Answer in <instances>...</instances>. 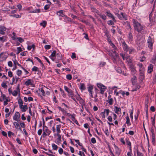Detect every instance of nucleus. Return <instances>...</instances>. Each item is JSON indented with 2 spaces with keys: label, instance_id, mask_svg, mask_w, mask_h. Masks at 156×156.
I'll return each instance as SVG.
<instances>
[{
  "label": "nucleus",
  "instance_id": "1",
  "mask_svg": "<svg viewBox=\"0 0 156 156\" xmlns=\"http://www.w3.org/2000/svg\"><path fill=\"white\" fill-rule=\"evenodd\" d=\"M133 23L135 30L137 31L140 32L143 29V26L141 25L137 20H133Z\"/></svg>",
  "mask_w": 156,
  "mask_h": 156
},
{
  "label": "nucleus",
  "instance_id": "2",
  "mask_svg": "<svg viewBox=\"0 0 156 156\" xmlns=\"http://www.w3.org/2000/svg\"><path fill=\"white\" fill-rule=\"evenodd\" d=\"M97 85L98 87L100 89V93L102 94H103L107 89L106 87L101 83H98Z\"/></svg>",
  "mask_w": 156,
  "mask_h": 156
},
{
  "label": "nucleus",
  "instance_id": "3",
  "mask_svg": "<svg viewBox=\"0 0 156 156\" xmlns=\"http://www.w3.org/2000/svg\"><path fill=\"white\" fill-rule=\"evenodd\" d=\"M120 55L122 56V58L124 60L125 59L126 61L128 62V64L129 66H130L131 65H133L132 64V60L129 56H128L125 57L122 53H120Z\"/></svg>",
  "mask_w": 156,
  "mask_h": 156
},
{
  "label": "nucleus",
  "instance_id": "4",
  "mask_svg": "<svg viewBox=\"0 0 156 156\" xmlns=\"http://www.w3.org/2000/svg\"><path fill=\"white\" fill-rule=\"evenodd\" d=\"M109 112V109H105L104 111L101 112L100 115L102 119H104L105 118L106 116H107Z\"/></svg>",
  "mask_w": 156,
  "mask_h": 156
},
{
  "label": "nucleus",
  "instance_id": "5",
  "mask_svg": "<svg viewBox=\"0 0 156 156\" xmlns=\"http://www.w3.org/2000/svg\"><path fill=\"white\" fill-rule=\"evenodd\" d=\"M112 57L113 59L114 63H116V61L119 56L118 54L116 53L115 51H112Z\"/></svg>",
  "mask_w": 156,
  "mask_h": 156
},
{
  "label": "nucleus",
  "instance_id": "6",
  "mask_svg": "<svg viewBox=\"0 0 156 156\" xmlns=\"http://www.w3.org/2000/svg\"><path fill=\"white\" fill-rule=\"evenodd\" d=\"M55 136H57L58 137L55 140V143L58 145H59L61 143V136L59 134L55 133L54 134Z\"/></svg>",
  "mask_w": 156,
  "mask_h": 156
},
{
  "label": "nucleus",
  "instance_id": "7",
  "mask_svg": "<svg viewBox=\"0 0 156 156\" xmlns=\"http://www.w3.org/2000/svg\"><path fill=\"white\" fill-rule=\"evenodd\" d=\"M154 42V40L152 38L151 39V37L149 36L148 39V47L151 50L152 48L153 43Z\"/></svg>",
  "mask_w": 156,
  "mask_h": 156
},
{
  "label": "nucleus",
  "instance_id": "8",
  "mask_svg": "<svg viewBox=\"0 0 156 156\" xmlns=\"http://www.w3.org/2000/svg\"><path fill=\"white\" fill-rule=\"evenodd\" d=\"M20 115L19 113L18 112H16L13 116V119L14 120L19 122L20 121Z\"/></svg>",
  "mask_w": 156,
  "mask_h": 156
},
{
  "label": "nucleus",
  "instance_id": "9",
  "mask_svg": "<svg viewBox=\"0 0 156 156\" xmlns=\"http://www.w3.org/2000/svg\"><path fill=\"white\" fill-rule=\"evenodd\" d=\"M19 107L23 112H26L28 109L27 106L26 105H23V104H20Z\"/></svg>",
  "mask_w": 156,
  "mask_h": 156
},
{
  "label": "nucleus",
  "instance_id": "10",
  "mask_svg": "<svg viewBox=\"0 0 156 156\" xmlns=\"http://www.w3.org/2000/svg\"><path fill=\"white\" fill-rule=\"evenodd\" d=\"M105 14L111 18L114 21L116 22V20L115 19V17L110 12V11H106L105 12Z\"/></svg>",
  "mask_w": 156,
  "mask_h": 156
},
{
  "label": "nucleus",
  "instance_id": "11",
  "mask_svg": "<svg viewBox=\"0 0 156 156\" xmlns=\"http://www.w3.org/2000/svg\"><path fill=\"white\" fill-rule=\"evenodd\" d=\"M64 88L65 90L67 92L68 95L69 96L73 95V93L72 90L69 89L66 86H64Z\"/></svg>",
  "mask_w": 156,
  "mask_h": 156
},
{
  "label": "nucleus",
  "instance_id": "12",
  "mask_svg": "<svg viewBox=\"0 0 156 156\" xmlns=\"http://www.w3.org/2000/svg\"><path fill=\"white\" fill-rule=\"evenodd\" d=\"M129 66L131 72L132 74L133 75H135L136 72V70L135 68L134 67V66L133 65H130V66Z\"/></svg>",
  "mask_w": 156,
  "mask_h": 156
},
{
  "label": "nucleus",
  "instance_id": "13",
  "mask_svg": "<svg viewBox=\"0 0 156 156\" xmlns=\"http://www.w3.org/2000/svg\"><path fill=\"white\" fill-rule=\"evenodd\" d=\"M87 89L88 91L89 92L90 94V97L92 98H93V92L92 90L93 89V86L92 85L88 87Z\"/></svg>",
  "mask_w": 156,
  "mask_h": 156
},
{
  "label": "nucleus",
  "instance_id": "14",
  "mask_svg": "<svg viewBox=\"0 0 156 156\" xmlns=\"http://www.w3.org/2000/svg\"><path fill=\"white\" fill-rule=\"evenodd\" d=\"M20 89L19 87H17L16 88V90H14L12 93V95L14 96L17 95L18 93H20Z\"/></svg>",
  "mask_w": 156,
  "mask_h": 156
},
{
  "label": "nucleus",
  "instance_id": "15",
  "mask_svg": "<svg viewBox=\"0 0 156 156\" xmlns=\"http://www.w3.org/2000/svg\"><path fill=\"white\" fill-rule=\"evenodd\" d=\"M122 47L124 51H126L129 47L126 44L125 41H123L122 43Z\"/></svg>",
  "mask_w": 156,
  "mask_h": 156
},
{
  "label": "nucleus",
  "instance_id": "16",
  "mask_svg": "<svg viewBox=\"0 0 156 156\" xmlns=\"http://www.w3.org/2000/svg\"><path fill=\"white\" fill-rule=\"evenodd\" d=\"M114 147L115 151V153L118 155L119 156L121 153V150L119 149L118 147L116 146L114 144Z\"/></svg>",
  "mask_w": 156,
  "mask_h": 156
},
{
  "label": "nucleus",
  "instance_id": "17",
  "mask_svg": "<svg viewBox=\"0 0 156 156\" xmlns=\"http://www.w3.org/2000/svg\"><path fill=\"white\" fill-rule=\"evenodd\" d=\"M108 99L107 100V101L108 103L109 104L112 105L113 104V100L112 98H111V96L110 95L108 96Z\"/></svg>",
  "mask_w": 156,
  "mask_h": 156
},
{
  "label": "nucleus",
  "instance_id": "18",
  "mask_svg": "<svg viewBox=\"0 0 156 156\" xmlns=\"http://www.w3.org/2000/svg\"><path fill=\"white\" fill-rule=\"evenodd\" d=\"M6 31V28L3 26H0V34H4Z\"/></svg>",
  "mask_w": 156,
  "mask_h": 156
},
{
  "label": "nucleus",
  "instance_id": "19",
  "mask_svg": "<svg viewBox=\"0 0 156 156\" xmlns=\"http://www.w3.org/2000/svg\"><path fill=\"white\" fill-rule=\"evenodd\" d=\"M153 66L151 64H150L148 67V69L147 72L149 73H151L152 71H153Z\"/></svg>",
  "mask_w": 156,
  "mask_h": 156
},
{
  "label": "nucleus",
  "instance_id": "20",
  "mask_svg": "<svg viewBox=\"0 0 156 156\" xmlns=\"http://www.w3.org/2000/svg\"><path fill=\"white\" fill-rule=\"evenodd\" d=\"M114 111L115 113L119 114L121 113V109L120 108H118L116 106H115Z\"/></svg>",
  "mask_w": 156,
  "mask_h": 156
},
{
  "label": "nucleus",
  "instance_id": "21",
  "mask_svg": "<svg viewBox=\"0 0 156 156\" xmlns=\"http://www.w3.org/2000/svg\"><path fill=\"white\" fill-rule=\"evenodd\" d=\"M32 10H30V12L31 13H39L40 12V9H37L35 8V9H32Z\"/></svg>",
  "mask_w": 156,
  "mask_h": 156
},
{
  "label": "nucleus",
  "instance_id": "22",
  "mask_svg": "<svg viewBox=\"0 0 156 156\" xmlns=\"http://www.w3.org/2000/svg\"><path fill=\"white\" fill-rule=\"evenodd\" d=\"M33 81L31 79H28L25 82V84L26 86H28L33 84Z\"/></svg>",
  "mask_w": 156,
  "mask_h": 156
},
{
  "label": "nucleus",
  "instance_id": "23",
  "mask_svg": "<svg viewBox=\"0 0 156 156\" xmlns=\"http://www.w3.org/2000/svg\"><path fill=\"white\" fill-rule=\"evenodd\" d=\"M131 80L132 83L133 84H134L137 81V79L136 76L134 75L133 77L132 78Z\"/></svg>",
  "mask_w": 156,
  "mask_h": 156
},
{
  "label": "nucleus",
  "instance_id": "24",
  "mask_svg": "<svg viewBox=\"0 0 156 156\" xmlns=\"http://www.w3.org/2000/svg\"><path fill=\"white\" fill-rule=\"evenodd\" d=\"M63 11L62 10H60L57 12V14L58 16H61L62 17H64L65 15L63 13Z\"/></svg>",
  "mask_w": 156,
  "mask_h": 156
},
{
  "label": "nucleus",
  "instance_id": "25",
  "mask_svg": "<svg viewBox=\"0 0 156 156\" xmlns=\"http://www.w3.org/2000/svg\"><path fill=\"white\" fill-rule=\"evenodd\" d=\"M13 124L15 126V128L16 129H21V128L20 127V125L18 122H14L13 123Z\"/></svg>",
  "mask_w": 156,
  "mask_h": 156
},
{
  "label": "nucleus",
  "instance_id": "26",
  "mask_svg": "<svg viewBox=\"0 0 156 156\" xmlns=\"http://www.w3.org/2000/svg\"><path fill=\"white\" fill-rule=\"evenodd\" d=\"M43 131L48 134V136H49L51 132V131L49 130L47 126H45V129L43 130Z\"/></svg>",
  "mask_w": 156,
  "mask_h": 156
},
{
  "label": "nucleus",
  "instance_id": "27",
  "mask_svg": "<svg viewBox=\"0 0 156 156\" xmlns=\"http://www.w3.org/2000/svg\"><path fill=\"white\" fill-rule=\"evenodd\" d=\"M144 72H142V71H140V75L139 78L141 80H143L144 78Z\"/></svg>",
  "mask_w": 156,
  "mask_h": 156
},
{
  "label": "nucleus",
  "instance_id": "28",
  "mask_svg": "<svg viewBox=\"0 0 156 156\" xmlns=\"http://www.w3.org/2000/svg\"><path fill=\"white\" fill-rule=\"evenodd\" d=\"M61 128V125H57L56 126V132L57 133L56 134H59L61 132V131L60 130V128Z\"/></svg>",
  "mask_w": 156,
  "mask_h": 156
},
{
  "label": "nucleus",
  "instance_id": "29",
  "mask_svg": "<svg viewBox=\"0 0 156 156\" xmlns=\"http://www.w3.org/2000/svg\"><path fill=\"white\" fill-rule=\"evenodd\" d=\"M137 65L139 66L140 71H142V72H144V67H143L142 64L139 63L137 64Z\"/></svg>",
  "mask_w": 156,
  "mask_h": 156
},
{
  "label": "nucleus",
  "instance_id": "30",
  "mask_svg": "<svg viewBox=\"0 0 156 156\" xmlns=\"http://www.w3.org/2000/svg\"><path fill=\"white\" fill-rule=\"evenodd\" d=\"M150 21L151 23L149 24V26H151L153 24H154V22L153 21V19L151 18V14L150 15Z\"/></svg>",
  "mask_w": 156,
  "mask_h": 156
},
{
  "label": "nucleus",
  "instance_id": "31",
  "mask_svg": "<svg viewBox=\"0 0 156 156\" xmlns=\"http://www.w3.org/2000/svg\"><path fill=\"white\" fill-rule=\"evenodd\" d=\"M1 97L2 98V99L0 98V101H2L3 100H5L6 99L5 95V94H3L2 93V92H1Z\"/></svg>",
  "mask_w": 156,
  "mask_h": 156
},
{
  "label": "nucleus",
  "instance_id": "32",
  "mask_svg": "<svg viewBox=\"0 0 156 156\" xmlns=\"http://www.w3.org/2000/svg\"><path fill=\"white\" fill-rule=\"evenodd\" d=\"M128 39L129 41H131L133 40V36L131 33H130L128 36Z\"/></svg>",
  "mask_w": 156,
  "mask_h": 156
},
{
  "label": "nucleus",
  "instance_id": "33",
  "mask_svg": "<svg viewBox=\"0 0 156 156\" xmlns=\"http://www.w3.org/2000/svg\"><path fill=\"white\" fill-rule=\"evenodd\" d=\"M78 101H79L82 107H83V106L85 105L84 101L82 98L79 100Z\"/></svg>",
  "mask_w": 156,
  "mask_h": 156
},
{
  "label": "nucleus",
  "instance_id": "34",
  "mask_svg": "<svg viewBox=\"0 0 156 156\" xmlns=\"http://www.w3.org/2000/svg\"><path fill=\"white\" fill-rule=\"evenodd\" d=\"M134 51V49L132 47H129L126 52L129 51L130 54H131Z\"/></svg>",
  "mask_w": 156,
  "mask_h": 156
},
{
  "label": "nucleus",
  "instance_id": "35",
  "mask_svg": "<svg viewBox=\"0 0 156 156\" xmlns=\"http://www.w3.org/2000/svg\"><path fill=\"white\" fill-rule=\"evenodd\" d=\"M13 39L17 40L21 43L23 42L24 41L23 39L20 37L15 38L14 39Z\"/></svg>",
  "mask_w": 156,
  "mask_h": 156
},
{
  "label": "nucleus",
  "instance_id": "36",
  "mask_svg": "<svg viewBox=\"0 0 156 156\" xmlns=\"http://www.w3.org/2000/svg\"><path fill=\"white\" fill-rule=\"evenodd\" d=\"M56 55V51H54L52 53L51 55L50 56V57L51 59H52V58L54 57Z\"/></svg>",
  "mask_w": 156,
  "mask_h": 156
},
{
  "label": "nucleus",
  "instance_id": "37",
  "mask_svg": "<svg viewBox=\"0 0 156 156\" xmlns=\"http://www.w3.org/2000/svg\"><path fill=\"white\" fill-rule=\"evenodd\" d=\"M47 22L45 21H43L42 23H40V25L44 27H45L46 25Z\"/></svg>",
  "mask_w": 156,
  "mask_h": 156
},
{
  "label": "nucleus",
  "instance_id": "38",
  "mask_svg": "<svg viewBox=\"0 0 156 156\" xmlns=\"http://www.w3.org/2000/svg\"><path fill=\"white\" fill-rule=\"evenodd\" d=\"M52 146L53 149L54 150H56L58 149V146L54 144H52Z\"/></svg>",
  "mask_w": 156,
  "mask_h": 156
},
{
  "label": "nucleus",
  "instance_id": "39",
  "mask_svg": "<svg viewBox=\"0 0 156 156\" xmlns=\"http://www.w3.org/2000/svg\"><path fill=\"white\" fill-rule=\"evenodd\" d=\"M39 91L41 93L42 95L44 96H45V93L44 90L42 88H41L39 89Z\"/></svg>",
  "mask_w": 156,
  "mask_h": 156
},
{
  "label": "nucleus",
  "instance_id": "40",
  "mask_svg": "<svg viewBox=\"0 0 156 156\" xmlns=\"http://www.w3.org/2000/svg\"><path fill=\"white\" fill-rule=\"evenodd\" d=\"M80 89L82 90H84L86 89V88L84 84L83 83H81Z\"/></svg>",
  "mask_w": 156,
  "mask_h": 156
},
{
  "label": "nucleus",
  "instance_id": "41",
  "mask_svg": "<svg viewBox=\"0 0 156 156\" xmlns=\"http://www.w3.org/2000/svg\"><path fill=\"white\" fill-rule=\"evenodd\" d=\"M126 123L127 124L128 126H129L131 124L130 123V120H129V119L128 116H127L126 117Z\"/></svg>",
  "mask_w": 156,
  "mask_h": 156
},
{
  "label": "nucleus",
  "instance_id": "42",
  "mask_svg": "<svg viewBox=\"0 0 156 156\" xmlns=\"http://www.w3.org/2000/svg\"><path fill=\"white\" fill-rule=\"evenodd\" d=\"M100 17L104 20H105L106 19L107 17L105 15H100Z\"/></svg>",
  "mask_w": 156,
  "mask_h": 156
},
{
  "label": "nucleus",
  "instance_id": "43",
  "mask_svg": "<svg viewBox=\"0 0 156 156\" xmlns=\"http://www.w3.org/2000/svg\"><path fill=\"white\" fill-rule=\"evenodd\" d=\"M66 78L69 80H71L72 78V76L71 74H68L66 76Z\"/></svg>",
  "mask_w": 156,
  "mask_h": 156
},
{
  "label": "nucleus",
  "instance_id": "44",
  "mask_svg": "<svg viewBox=\"0 0 156 156\" xmlns=\"http://www.w3.org/2000/svg\"><path fill=\"white\" fill-rule=\"evenodd\" d=\"M107 23L108 25H114V23L112 20H109L108 21Z\"/></svg>",
  "mask_w": 156,
  "mask_h": 156
},
{
  "label": "nucleus",
  "instance_id": "45",
  "mask_svg": "<svg viewBox=\"0 0 156 156\" xmlns=\"http://www.w3.org/2000/svg\"><path fill=\"white\" fill-rule=\"evenodd\" d=\"M8 134L9 137H10L12 135H14V133L10 131H9L8 132Z\"/></svg>",
  "mask_w": 156,
  "mask_h": 156
},
{
  "label": "nucleus",
  "instance_id": "46",
  "mask_svg": "<svg viewBox=\"0 0 156 156\" xmlns=\"http://www.w3.org/2000/svg\"><path fill=\"white\" fill-rule=\"evenodd\" d=\"M17 7L19 11H20L22 9V6L20 4H19L17 5Z\"/></svg>",
  "mask_w": 156,
  "mask_h": 156
},
{
  "label": "nucleus",
  "instance_id": "47",
  "mask_svg": "<svg viewBox=\"0 0 156 156\" xmlns=\"http://www.w3.org/2000/svg\"><path fill=\"white\" fill-rule=\"evenodd\" d=\"M10 16L12 17H15L16 18H18L20 17V15H11Z\"/></svg>",
  "mask_w": 156,
  "mask_h": 156
},
{
  "label": "nucleus",
  "instance_id": "48",
  "mask_svg": "<svg viewBox=\"0 0 156 156\" xmlns=\"http://www.w3.org/2000/svg\"><path fill=\"white\" fill-rule=\"evenodd\" d=\"M13 61V63H14V62H15V63H16V65H17L19 66H20V67H21V65L19 64L18 62L16 60V59H15V60H12Z\"/></svg>",
  "mask_w": 156,
  "mask_h": 156
},
{
  "label": "nucleus",
  "instance_id": "49",
  "mask_svg": "<svg viewBox=\"0 0 156 156\" xmlns=\"http://www.w3.org/2000/svg\"><path fill=\"white\" fill-rule=\"evenodd\" d=\"M2 86L4 88H6L7 86L6 84V83L4 82H3L1 84Z\"/></svg>",
  "mask_w": 156,
  "mask_h": 156
},
{
  "label": "nucleus",
  "instance_id": "50",
  "mask_svg": "<svg viewBox=\"0 0 156 156\" xmlns=\"http://www.w3.org/2000/svg\"><path fill=\"white\" fill-rule=\"evenodd\" d=\"M58 151L59 153L60 154H62V153L63 152V150L61 148H60L58 150Z\"/></svg>",
  "mask_w": 156,
  "mask_h": 156
},
{
  "label": "nucleus",
  "instance_id": "51",
  "mask_svg": "<svg viewBox=\"0 0 156 156\" xmlns=\"http://www.w3.org/2000/svg\"><path fill=\"white\" fill-rule=\"evenodd\" d=\"M22 73V72L21 70H17V74L18 76H20V75H21Z\"/></svg>",
  "mask_w": 156,
  "mask_h": 156
},
{
  "label": "nucleus",
  "instance_id": "52",
  "mask_svg": "<svg viewBox=\"0 0 156 156\" xmlns=\"http://www.w3.org/2000/svg\"><path fill=\"white\" fill-rule=\"evenodd\" d=\"M20 125L21 127L22 128H25V125L23 122H22L20 123Z\"/></svg>",
  "mask_w": 156,
  "mask_h": 156
},
{
  "label": "nucleus",
  "instance_id": "53",
  "mask_svg": "<svg viewBox=\"0 0 156 156\" xmlns=\"http://www.w3.org/2000/svg\"><path fill=\"white\" fill-rule=\"evenodd\" d=\"M91 141L93 144H95L96 143V140L94 138H92L91 139Z\"/></svg>",
  "mask_w": 156,
  "mask_h": 156
},
{
  "label": "nucleus",
  "instance_id": "54",
  "mask_svg": "<svg viewBox=\"0 0 156 156\" xmlns=\"http://www.w3.org/2000/svg\"><path fill=\"white\" fill-rule=\"evenodd\" d=\"M3 9V11H4L8 12L10 11V9L8 7H5Z\"/></svg>",
  "mask_w": 156,
  "mask_h": 156
},
{
  "label": "nucleus",
  "instance_id": "55",
  "mask_svg": "<svg viewBox=\"0 0 156 156\" xmlns=\"http://www.w3.org/2000/svg\"><path fill=\"white\" fill-rule=\"evenodd\" d=\"M50 8V5H45L44 7V9L45 10H47L48 9Z\"/></svg>",
  "mask_w": 156,
  "mask_h": 156
},
{
  "label": "nucleus",
  "instance_id": "56",
  "mask_svg": "<svg viewBox=\"0 0 156 156\" xmlns=\"http://www.w3.org/2000/svg\"><path fill=\"white\" fill-rule=\"evenodd\" d=\"M9 100L7 99H6L5 100L4 102V105L5 106L6 105L8 104V102H9Z\"/></svg>",
  "mask_w": 156,
  "mask_h": 156
},
{
  "label": "nucleus",
  "instance_id": "57",
  "mask_svg": "<svg viewBox=\"0 0 156 156\" xmlns=\"http://www.w3.org/2000/svg\"><path fill=\"white\" fill-rule=\"evenodd\" d=\"M80 146H82V144L80 142L79 140H74Z\"/></svg>",
  "mask_w": 156,
  "mask_h": 156
},
{
  "label": "nucleus",
  "instance_id": "58",
  "mask_svg": "<svg viewBox=\"0 0 156 156\" xmlns=\"http://www.w3.org/2000/svg\"><path fill=\"white\" fill-rule=\"evenodd\" d=\"M79 154L81 156H85V155L83 152H82L81 151H79Z\"/></svg>",
  "mask_w": 156,
  "mask_h": 156
},
{
  "label": "nucleus",
  "instance_id": "59",
  "mask_svg": "<svg viewBox=\"0 0 156 156\" xmlns=\"http://www.w3.org/2000/svg\"><path fill=\"white\" fill-rule=\"evenodd\" d=\"M51 46L50 45H46L45 46L44 48L46 49H50L51 48Z\"/></svg>",
  "mask_w": 156,
  "mask_h": 156
},
{
  "label": "nucleus",
  "instance_id": "60",
  "mask_svg": "<svg viewBox=\"0 0 156 156\" xmlns=\"http://www.w3.org/2000/svg\"><path fill=\"white\" fill-rule=\"evenodd\" d=\"M8 65L10 67H12V63L11 61H9L8 62Z\"/></svg>",
  "mask_w": 156,
  "mask_h": 156
},
{
  "label": "nucleus",
  "instance_id": "61",
  "mask_svg": "<svg viewBox=\"0 0 156 156\" xmlns=\"http://www.w3.org/2000/svg\"><path fill=\"white\" fill-rule=\"evenodd\" d=\"M81 98L78 94H77V95L76 96V99L78 101H79Z\"/></svg>",
  "mask_w": 156,
  "mask_h": 156
},
{
  "label": "nucleus",
  "instance_id": "62",
  "mask_svg": "<svg viewBox=\"0 0 156 156\" xmlns=\"http://www.w3.org/2000/svg\"><path fill=\"white\" fill-rule=\"evenodd\" d=\"M38 68L36 66H34L32 69V70L34 71H37Z\"/></svg>",
  "mask_w": 156,
  "mask_h": 156
},
{
  "label": "nucleus",
  "instance_id": "63",
  "mask_svg": "<svg viewBox=\"0 0 156 156\" xmlns=\"http://www.w3.org/2000/svg\"><path fill=\"white\" fill-rule=\"evenodd\" d=\"M108 119L110 122H112V117L110 116H108Z\"/></svg>",
  "mask_w": 156,
  "mask_h": 156
},
{
  "label": "nucleus",
  "instance_id": "64",
  "mask_svg": "<svg viewBox=\"0 0 156 156\" xmlns=\"http://www.w3.org/2000/svg\"><path fill=\"white\" fill-rule=\"evenodd\" d=\"M71 58L73 59H74L76 58V54L74 53H72V55L71 56Z\"/></svg>",
  "mask_w": 156,
  "mask_h": 156
}]
</instances>
